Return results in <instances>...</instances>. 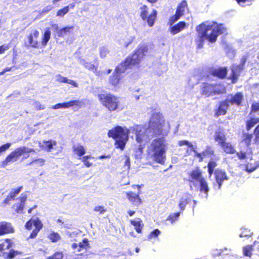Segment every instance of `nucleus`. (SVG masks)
Returning a JSON list of instances; mask_svg holds the SVG:
<instances>
[{
    "instance_id": "1",
    "label": "nucleus",
    "mask_w": 259,
    "mask_h": 259,
    "mask_svg": "<svg viewBox=\"0 0 259 259\" xmlns=\"http://www.w3.org/2000/svg\"><path fill=\"white\" fill-rule=\"evenodd\" d=\"M196 30L198 35L195 41L197 49L203 48L204 40L207 39L211 43L216 41L218 37L227 31V28L223 24L213 22L211 24L206 25L202 23L197 26Z\"/></svg>"
},
{
    "instance_id": "2",
    "label": "nucleus",
    "mask_w": 259,
    "mask_h": 259,
    "mask_svg": "<svg viewBox=\"0 0 259 259\" xmlns=\"http://www.w3.org/2000/svg\"><path fill=\"white\" fill-rule=\"evenodd\" d=\"M167 143L164 137L153 139L147 147L146 159L161 164H164L166 159Z\"/></svg>"
},
{
    "instance_id": "3",
    "label": "nucleus",
    "mask_w": 259,
    "mask_h": 259,
    "mask_svg": "<svg viewBox=\"0 0 259 259\" xmlns=\"http://www.w3.org/2000/svg\"><path fill=\"white\" fill-rule=\"evenodd\" d=\"M188 181L189 183L190 187L192 188L193 186H198L200 192L204 193L207 196L209 188L200 167L198 166H196L188 173Z\"/></svg>"
},
{
    "instance_id": "4",
    "label": "nucleus",
    "mask_w": 259,
    "mask_h": 259,
    "mask_svg": "<svg viewBox=\"0 0 259 259\" xmlns=\"http://www.w3.org/2000/svg\"><path fill=\"white\" fill-rule=\"evenodd\" d=\"M129 133L128 128L116 125L108 131L107 136L114 140V145L116 148L123 150L128 140Z\"/></svg>"
},
{
    "instance_id": "5",
    "label": "nucleus",
    "mask_w": 259,
    "mask_h": 259,
    "mask_svg": "<svg viewBox=\"0 0 259 259\" xmlns=\"http://www.w3.org/2000/svg\"><path fill=\"white\" fill-rule=\"evenodd\" d=\"M148 50V47L146 45H139L137 48L130 56L125 58L120 64L124 67L125 68L130 66H135L139 64Z\"/></svg>"
},
{
    "instance_id": "6",
    "label": "nucleus",
    "mask_w": 259,
    "mask_h": 259,
    "mask_svg": "<svg viewBox=\"0 0 259 259\" xmlns=\"http://www.w3.org/2000/svg\"><path fill=\"white\" fill-rule=\"evenodd\" d=\"M98 98L101 104L110 112L119 109L120 102L119 98L111 93H101L98 95Z\"/></svg>"
},
{
    "instance_id": "7",
    "label": "nucleus",
    "mask_w": 259,
    "mask_h": 259,
    "mask_svg": "<svg viewBox=\"0 0 259 259\" xmlns=\"http://www.w3.org/2000/svg\"><path fill=\"white\" fill-rule=\"evenodd\" d=\"M165 124V120L162 114L153 113L148 121V129L154 136L163 135Z\"/></svg>"
},
{
    "instance_id": "8",
    "label": "nucleus",
    "mask_w": 259,
    "mask_h": 259,
    "mask_svg": "<svg viewBox=\"0 0 259 259\" xmlns=\"http://www.w3.org/2000/svg\"><path fill=\"white\" fill-rule=\"evenodd\" d=\"M34 152V149L28 148L25 146L17 148L14 151L10 153L2 162V166L5 167L10 163L16 161L24 153Z\"/></svg>"
},
{
    "instance_id": "9",
    "label": "nucleus",
    "mask_w": 259,
    "mask_h": 259,
    "mask_svg": "<svg viewBox=\"0 0 259 259\" xmlns=\"http://www.w3.org/2000/svg\"><path fill=\"white\" fill-rule=\"evenodd\" d=\"M140 16L143 21L146 22L149 27H152L156 21L157 12L155 9H153L151 14L148 15L149 8L146 5H144L140 8Z\"/></svg>"
},
{
    "instance_id": "10",
    "label": "nucleus",
    "mask_w": 259,
    "mask_h": 259,
    "mask_svg": "<svg viewBox=\"0 0 259 259\" xmlns=\"http://www.w3.org/2000/svg\"><path fill=\"white\" fill-rule=\"evenodd\" d=\"M32 225L34 226V229L30 233L28 239L35 238L39 232L42 229L43 224L39 218L35 219H30L27 221L25 224V227L27 230H31L32 228Z\"/></svg>"
},
{
    "instance_id": "11",
    "label": "nucleus",
    "mask_w": 259,
    "mask_h": 259,
    "mask_svg": "<svg viewBox=\"0 0 259 259\" xmlns=\"http://www.w3.org/2000/svg\"><path fill=\"white\" fill-rule=\"evenodd\" d=\"M188 5L186 0L182 1L177 6L176 12L169 19V23L172 25L184 16L186 11H188Z\"/></svg>"
},
{
    "instance_id": "12",
    "label": "nucleus",
    "mask_w": 259,
    "mask_h": 259,
    "mask_svg": "<svg viewBox=\"0 0 259 259\" xmlns=\"http://www.w3.org/2000/svg\"><path fill=\"white\" fill-rule=\"evenodd\" d=\"M192 151L194 153V157L198 159L199 162H202L205 157H211L214 155V151L209 145L206 146L202 152H198L194 148L192 149Z\"/></svg>"
},
{
    "instance_id": "13",
    "label": "nucleus",
    "mask_w": 259,
    "mask_h": 259,
    "mask_svg": "<svg viewBox=\"0 0 259 259\" xmlns=\"http://www.w3.org/2000/svg\"><path fill=\"white\" fill-rule=\"evenodd\" d=\"M208 75L223 79L227 77L228 69L227 67H212L208 68Z\"/></svg>"
},
{
    "instance_id": "14",
    "label": "nucleus",
    "mask_w": 259,
    "mask_h": 259,
    "mask_svg": "<svg viewBox=\"0 0 259 259\" xmlns=\"http://www.w3.org/2000/svg\"><path fill=\"white\" fill-rule=\"evenodd\" d=\"M243 100V96L241 92H237L234 94H230L228 97L225 100L228 103L229 106L230 105H236L237 107L242 105Z\"/></svg>"
},
{
    "instance_id": "15",
    "label": "nucleus",
    "mask_w": 259,
    "mask_h": 259,
    "mask_svg": "<svg viewBox=\"0 0 259 259\" xmlns=\"http://www.w3.org/2000/svg\"><path fill=\"white\" fill-rule=\"evenodd\" d=\"M39 32L35 30L32 33H30L27 37L29 47L39 49L41 48L40 41L38 40Z\"/></svg>"
},
{
    "instance_id": "16",
    "label": "nucleus",
    "mask_w": 259,
    "mask_h": 259,
    "mask_svg": "<svg viewBox=\"0 0 259 259\" xmlns=\"http://www.w3.org/2000/svg\"><path fill=\"white\" fill-rule=\"evenodd\" d=\"M214 175L215 182L217 184V188L218 189H221L223 182L229 179L227 173L223 169L217 168L214 170Z\"/></svg>"
},
{
    "instance_id": "17",
    "label": "nucleus",
    "mask_w": 259,
    "mask_h": 259,
    "mask_svg": "<svg viewBox=\"0 0 259 259\" xmlns=\"http://www.w3.org/2000/svg\"><path fill=\"white\" fill-rule=\"evenodd\" d=\"M140 192L135 193L132 191L126 192L125 195L128 200L131 203L134 207H138L142 204L143 201L140 196Z\"/></svg>"
},
{
    "instance_id": "18",
    "label": "nucleus",
    "mask_w": 259,
    "mask_h": 259,
    "mask_svg": "<svg viewBox=\"0 0 259 259\" xmlns=\"http://www.w3.org/2000/svg\"><path fill=\"white\" fill-rule=\"evenodd\" d=\"M18 199L20 201V202L14 204L12 208L15 213H22L27 200V196L25 194H22Z\"/></svg>"
},
{
    "instance_id": "19",
    "label": "nucleus",
    "mask_w": 259,
    "mask_h": 259,
    "mask_svg": "<svg viewBox=\"0 0 259 259\" xmlns=\"http://www.w3.org/2000/svg\"><path fill=\"white\" fill-rule=\"evenodd\" d=\"M14 229L12 224L7 222H0V236L13 233Z\"/></svg>"
},
{
    "instance_id": "20",
    "label": "nucleus",
    "mask_w": 259,
    "mask_h": 259,
    "mask_svg": "<svg viewBox=\"0 0 259 259\" xmlns=\"http://www.w3.org/2000/svg\"><path fill=\"white\" fill-rule=\"evenodd\" d=\"M229 106L225 100L221 102L218 107L215 109L214 116L218 117L220 116L225 115L227 113Z\"/></svg>"
},
{
    "instance_id": "21",
    "label": "nucleus",
    "mask_w": 259,
    "mask_h": 259,
    "mask_svg": "<svg viewBox=\"0 0 259 259\" xmlns=\"http://www.w3.org/2000/svg\"><path fill=\"white\" fill-rule=\"evenodd\" d=\"M213 139L216 142H218L219 146L226 141L227 139L223 129L220 128L215 131Z\"/></svg>"
},
{
    "instance_id": "22",
    "label": "nucleus",
    "mask_w": 259,
    "mask_h": 259,
    "mask_svg": "<svg viewBox=\"0 0 259 259\" xmlns=\"http://www.w3.org/2000/svg\"><path fill=\"white\" fill-rule=\"evenodd\" d=\"M201 94L206 97L214 95V85L203 83L201 88Z\"/></svg>"
},
{
    "instance_id": "23",
    "label": "nucleus",
    "mask_w": 259,
    "mask_h": 259,
    "mask_svg": "<svg viewBox=\"0 0 259 259\" xmlns=\"http://www.w3.org/2000/svg\"><path fill=\"white\" fill-rule=\"evenodd\" d=\"M186 27V23L184 21H180L173 26L169 28L170 32L173 34H176L182 30H183Z\"/></svg>"
},
{
    "instance_id": "24",
    "label": "nucleus",
    "mask_w": 259,
    "mask_h": 259,
    "mask_svg": "<svg viewBox=\"0 0 259 259\" xmlns=\"http://www.w3.org/2000/svg\"><path fill=\"white\" fill-rule=\"evenodd\" d=\"M51 32L49 27L47 28L42 34L40 45L41 48L45 47L51 39Z\"/></svg>"
},
{
    "instance_id": "25",
    "label": "nucleus",
    "mask_w": 259,
    "mask_h": 259,
    "mask_svg": "<svg viewBox=\"0 0 259 259\" xmlns=\"http://www.w3.org/2000/svg\"><path fill=\"white\" fill-rule=\"evenodd\" d=\"M241 70L238 67L236 66H234L231 68V73L228 78L231 80L232 83H235L237 82Z\"/></svg>"
},
{
    "instance_id": "26",
    "label": "nucleus",
    "mask_w": 259,
    "mask_h": 259,
    "mask_svg": "<svg viewBox=\"0 0 259 259\" xmlns=\"http://www.w3.org/2000/svg\"><path fill=\"white\" fill-rule=\"evenodd\" d=\"M223 151L226 154H232L236 153L234 146L227 141L220 146Z\"/></svg>"
},
{
    "instance_id": "27",
    "label": "nucleus",
    "mask_w": 259,
    "mask_h": 259,
    "mask_svg": "<svg viewBox=\"0 0 259 259\" xmlns=\"http://www.w3.org/2000/svg\"><path fill=\"white\" fill-rule=\"evenodd\" d=\"M134 130L136 141L137 143L141 144L144 141L146 135L144 133L142 132L141 127L139 125H137Z\"/></svg>"
},
{
    "instance_id": "28",
    "label": "nucleus",
    "mask_w": 259,
    "mask_h": 259,
    "mask_svg": "<svg viewBox=\"0 0 259 259\" xmlns=\"http://www.w3.org/2000/svg\"><path fill=\"white\" fill-rule=\"evenodd\" d=\"M75 3H72L68 5L59 9L56 13V16L58 17H63L65 15L68 13L69 9H73L75 7Z\"/></svg>"
},
{
    "instance_id": "29",
    "label": "nucleus",
    "mask_w": 259,
    "mask_h": 259,
    "mask_svg": "<svg viewBox=\"0 0 259 259\" xmlns=\"http://www.w3.org/2000/svg\"><path fill=\"white\" fill-rule=\"evenodd\" d=\"M217 159H211L207 164V172L209 177H211L214 173L215 168L217 166Z\"/></svg>"
},
{
    "instance_id": "30",
    "label": "nucleus",
    "mask_w": 259,
    "mask_h": 259,
    "mask_svg": "<svg viewBox=\"0 0 259 259\" xmlns=\"http://www.w3.org/2000/svg\"><path fill=\"white\" fill-rule=\"evenodd\" d=\"M72 151L74 154L80 157L83 156L86 152L85 148L81 145H77L72 147Z\"/></svg>"
},
{
    "instance_id": "31",
    "label": "nucleus",
    "mask_w": 259,
    "mask_h": 259,
    "mask_svg": "<svg viewBox=\"0 0 259 259\" xmlns=\"http://www.w3.org/2000/svg\"><path fill=\"white\" fill-rule=\"evenodd\" d=\"M138 221L136 220H131L130 223L134 226V228L136 232L140 234L142 233L143 228L144 227V224H143V222L141 219H138Z\"/></svg>"
},
{
    "instance_id": "32",
    "label": "nucleus",
    "mask_w": 259,
    "mask_h": 259,
    "mask_svg": "<svg viewBox=\"0 0 259 259\" xmlns=\"http://www.w3.org/2000/svg\"><path fill=\"white\" fill-rule=\"evenodd\" d=\"M235 153L238 158L240 160H242L246 159L248 156H251L252 152L251 148H248V150L246 151L240 150Z\"/></svg>"
},
{
    "instance_id": "33",
    "label": "nucleus",
    "mask_w": 259,
    "mask_h": 259,
    "mask_svg": "<svg viewBox=\"0 0 259 259\" xmlns=\"http://www.w3.org/2000/svg\"><path fill=\"white\" fill-rule=\"evenodd\" d=\"M84 66L87 69L93 71L95 74L97 76L102 75V72L98 71V64L95 65L90 62H85L84 64Z\"/></svg>"
},
{
    "instance_id": "34",
    "label": "nucleus",
    "mask_w": 259,
    "mask_h": 259,
    "mask_svg": "<svg viewBox=\"0 0 259 259\" xmlns=\"http://www.w3.org/2000/svg\"><path fill=\"white\" fill-rule=\"evenodd\" d=\"M74 27L66 26L60 29L57 32V36L59 37H63L67 34L70 33L73 29Z\"/></svg>"
},
{
    "instance_id": "35",
    "label": "nucleus",
    "mask_w": 259,
    "mask_h": 259,
    "mask_svg": "<svg viewBox=\"0 0 259 259\" xmlns=\"http://www.w3.org/2000/svg\"><path fill=\"white\" fill-rule=\"evenodd\" d=\"M82 105V102L79 100H71L63 103L64 108H68L73 106L81 108Z\"/></svg>"
},
{
    "instance_id": "36",
    "label": "nucleus",
    "mask_w": 259,
    "mask_h": 259,
    "mask_svg": "<svg viewBox=\"0 0 259 259\" xmlns=\"http://www.w3.org/2000/svg\"><path fill=\"white\" fill-rule=\"evenodd\" d=\"M120 79V75L118 72H114L109 78V82L112 85L116 87L119 84Z\"/></svg>"
},
{
    "instance_id": "37",
    "label": "nucleus",
    "mask_w": 259,
    "mask_h": 259,
    "mask_svg": "<svg viewBox=\"0 0 259 259\" xmlns=\"http://www.w3.org/2000/svg\"><path fill=\"white\" fill-rule=\"evenodd\" d=\"M258 123L259 118L251 117L246 121V129L249 131Z\"/></svg>"
},
{
    "instance_id": "38",
    "label": "nucleus",
    "mask_w": 259,
    "mask_h": 259,
    "mask_svg": "<svg viewBox=\"0 0 259 259\" xmlns=\"http://www.w3.org/2000/svg\"><path fill=\"white\" fill-rule=\"evenodd\" d=\"M19 254V252L17 250L11 249L8 253L4 252L3 257L4 259H14Z\"/></svg>"
},
{
    "instance_id": "39",
    "label": "nucleus",
    "mask_w": 259,
    "mask_h": 259,
    "mask_svg": "<svg viewBox=\"0 0 259 259\" xmlns=\"http://www.w3.org/2000/svg\"><path fill=\"white\" fill-rule=\"evenodd\" d=\"M23 187L20 186L17 188L13 189L7 196L6 199L8 200H14L15 197L20 192Z\"/></svg>"
},
{
    "instance_id": "40",
    "label": "nucleus",
    "mask_w": 259,
    "mask_h": 259,
    "mask_svg": "<svg viewBox=\"0 0 259 259\" xmlns=\"http://www.w3.org/2000/svg\"><path fill=\"white\" fill-rule=\"evenodd\" d=\"M90 247V246L88 239L84 238L81 242L79 243L77 251L80 252L83 249H87Z\"/></svg>"
},
{
    "instance_id": "41",
    "label": "nucleus",
    "mask_w": 259,
    "mask_h": 259,
    "mask_svg": "<svg viewBox=\"0 0 259 259\" xmlns=\"http://www.w3.org/2000/svg\"><path fill=\"white\" fill-rule=\"evenodd\" d=\"M50 240L53 243H56L61 240L60 235L55 232H52L48 236Z\"/></svg>"
},
{
    "instance_id": "42",
    "label": "nucleus",
    "mask_w": 259,
    "mask_h": 259,
    "mask_svg": "<svg viewBox=\"0 0 259 259\" xmlns=\"http://www.w3.org/2000/svg\"><path fill=\"white\" fill-rule=\"evenodd\" d=\"M252 137L253 135L252 134L244 133L242 136V142L244 143L247 147H249L251 145Z\"/></svg>"
},
{
    "instance_id": "43",
    "label": "nucleus",
    "mask_w": 259,
    "mask_h": 259,
    "mask_svg": "<svg viewBox=\"0 0 259 259\" xmlns=\"http://www.w3.org/2000/svg\"><path fill=\"white\" fill-rule=\"evenodd\" d=\"M253 250V245H247L243 247V254L244 256L251 257Z\"/></svg>"
},
{
    "instance_id": "44",
    "label": "nucleus",
    "mask_w": 259,
    "mask_h": 259,
    "mask_svg": "<svg viewBox=\"0 0 259 259\" xmlns=\"http://www.w3.org/2000/svg\"><path fill=\"white\" fill-rule=\"evenodd\" d=\"M189 200L188 198H181L180 199L178 205L181 212H183L185 210L187 204L189 203Z\"/></svg>"
},
{
    "instance_id": "45",
    "label": "nucleus",
    "mask_w": 259,
    "mask_h": 259,
    "mask_svg": "<svg viewBox=\"0 0 259 259\" xmlns=\"http://www.w3.org/2000/svg\"><path fill=\"white\" fill-rule=\"evenodd\" d=\"M228 250L227 248H224V249H215L213 250L212 253V256L213 257H215L219 256H222L225 255H228L229 254L228 252L225 253L224 252H228Z\"/></svg>"
},
{
    "instance_id": "46",
    "label": "nucleus",
    "mask_w": 259,
    "mask_h": 259,
    "mask_svg": "<svg viewBox=\"0 0 259 259\" xmlns=\"http://www.w3.org/2000/svg\"><path fill=\"white\" fill-rule=\"evenodd\" d=\"M180 212H177L170 213L167 218L166 220L169 221L171 224L178 220Z\"/></svg>"
},
{
    "instance_id": "47",
    "label": "nucleus",
    "mask_w": 259,
    "mask_h": 259,
    "mask_svg": "<svg viewBox=\"0 0 259 259\" xmlns=\"http://www.w3.org/2000/svg\"><path fill=\"white\" fill-rule=\"evenodd\" d=\"M91 159H94V157H92L91 155H86L83 156V157L81 158V161L84 163V165L87 167H90L92 166L93 163L90 162L89 160Z\"/></svg>"
},
{
    "instance_id": "48",
    "label": "nucleus",
    "mask_w": 259,
    "mask_h": 259,
    "mask_svg": "<svg viewBox=\"0 0 259 259\" xmlns=\"http://www.w3.org/2000/svg\"><path fill=\"white\" fill-rule=\"evenodd\" d=\"M45 162L46 160L44 158H36L32 160L28 164L32 165L33 164H35L37 166H41L45 164Z\"/></svg>"
},
{
    "instance_id": "49",
    "label": "nucleus",
    "mask_w": 259,
    "mask_h": 259,
    "mask_svg": "<svg viewBox=\"0 0 259 259\" xmlns=\"http://www.w3.org/2000/svg\"><path fill=\"white\" fill-rule=\"evenodd\" d=\"M43 143L45 145V148L48 151H50L53 149V145L56 144L55 141H52V140L44 141Z\"/></svg>"
},
{
    "instance_id": "50",
    "label": "nucleus",
    "mask_w": 259,
    "mask_h": 259,
    "mask_svg": "<svg viewBox=\"0 0 259 259\" xmlns=\"http://www.w3.org/2000/svg\"><path fill=\"white\" fill-rule=\"evenodd\" d=\"M64 255L61 251L55 252L53 255L47 258V259H63Z\"/></svg>"
},
{
    "instance_id": "51",
    "label": "nucleus",
    "mask_w": 259,
    "mask_h": 259,
    "mask_svg": "<svg viewBox=\"0 0 259 259\" xmlns=\"http://www.w3.org/2000/svg\"><path fill=\"white\" fill-rule=\"evenodd\" d=\"M94 211L98 212L99 214H101L105 213L107 211V209L104 206L97 205L94 207Z\"/></svg>"
},
{
    "instance_id": "52",
    "label": "nucleus",
    "mask_w": 259,
    "mask_h": 259,
    "mask_svg": "<svg viewBox=\"0 0 259 259\" xmlns=\"http://www.w3.org/2000/svg\"><path fill=\"white\" fill-rule=\"evenodd\" d=\"M108 53L109 51L106 48L102 47L100 50V56L101 58H104L107 56Z\"/></svg>"
},
{
    "instance_id": "53",
    "label": "nucleus",
    "mask_w": 259,
    "mask_h": 259,
    "mask_svg": "<svg viewBox=\"0 0 259 259\" xmlns=\"http://www.w3.org/2000/svg\"><path fill=\"white\" fill-rule=\"evenodd\" d=\"M11 146V143H7L0 146V155L3 152H6L8 150Z\"/></svg>"
},
{
    "instance_id": "54",
    "label": "nucleus",
    "mask_w": 259,
    "mask_h": 259,
    "mask_svg": "<svg viewBox=\"0 0 259 259\" xmlns=\"http://www.w3.org/2000/svg\"><path fill=\"white\" fill-rule=\"evenodd\" d=\"M160 234V231L158 229L153 230L149 235L148 238L152 239L157 237Z\"/></svg>"
},
{
    "instance_id": "55",
    "label": "nucleus",
    "mask_w": 259,
    "mask_h": 259,
    "mask_svg": "<svg viewBox=\"0 0 259 259\" xmlns=\"http://www.w3.org/2000/svg\"><path fill=\"white\" fill-rule=\"evenodd\" d=\"M247 57L246 56H243L241 59L240 64L238 65H236V66L238 67L239 69L242 70L244 69V66L247 61Z\"/></svg>"
},
{
    "instance_id": "56",
    "label": "nucleus",
    "mask_w": 259,
    "mask_h": 259,
    "mask_svg": "<svg viewBox=\"0 0 259 259\" xmlns=\"http://www.w3.org/2000/svg\"><path fill=\"white\" fill-rule=\"evenodd\" d=\"M178 145L180 146H182L183 145H187L189 147L191 148L192 149L193 148V145L192 144V143L187 140L179 141L178 142Z\"/></svg>"
},
{
    "instance_id": "57",
    "label": "nucleus",
    "mask_w": 259,
    "mask_h": 259,
    "mask_svg": "<svg viewBox=\"0 0 259 259\" xmlns=\"http://www.w3.org/2000/svg\"><path fill=\"white\" fill-rule=\"evenodd\" d=\"M57 80L58 82L60 83H67L68 82V79L67 78V77L61 75L58 76Z\"/></svg>"
},
{
    "instance_id": "58",
    "label": "nucleus",
    "mask_w": 259,
    "mask_h": 259,
    "mask_svg": "<svg viewBox=\"0 0 259 259\" xmlns=\"http://www.w3.org/2000/svg\"><path fill=\"white\" fill-rule=\"evenodd\" d=\"M237 3L241 7H245V3L251 2V0H235Z\"/></svg>"
},
{
    "instance_id": "59",
    "label": "nucleus",
    "mask_w": 259,
    "mask_h": 259,
    "mask_svg": "<svg viewBox=\"0 0 259 259\" xmlns=\"http://www.w3.org/2000/svg\"><path fill=\"white\" fill-rule=\"evenodd\" d=\"M258 166V165H256L251 167H249L248 164H247L245 165V169L248 172H250L254 171Z\"/></svg>"
},
{
    "instance_id": "60",
    "label": "nucleus",
    "mask_w": 259,
    "mask_h": 259,
    "mask_svg": "<svg viewBox=\"0 0 259 259\" xmlns=\"http://www.w3.org/2000/svg\"><path fill=\"white\" fill-rule=\"evenodd\" d=\"M124 166H125L127 169H129L130 168V159L129 157L125 156V160L124 161Z\"/></svg>"
},
{
    "instance_id": "61",
    "label": "nucleus",
    "mask_w": 259,
    "mask_h": 259,
    "mask_svg": "<svg viewBox=\"0 0 259 259\" xmlns=\"http://www.w3.org/2000/svg\"><path fill=\"white\" fill-rule=\"evenodd\" d=\"M8 45H2L0 46V54H3L9 49Z\"/></svg>"
},
{
    "instance_id": "62",
    "label": "nucleus",
    "mask_w": 259,
    "mask_h": 259,
    "mask_svg": "<svg viewBox=\"0 0 259 259\" xmlns=\"http://www.w3.org/2000/svg\"><path fill=\"white\" fill-rule=\"evenodd\" d=\"M134 39H135V37L133 36V37H131L130 39H129L128 40V41H125L124 44V47L126 48L130 45H131L133 42Z\"/></svg>"
},
{
    "instance_id": "63",
    "label": "nucleus",
    "mask_w": 259,
    "mask_h": 259,
    "mask_svg": "<svg viewBox=\"0 0 259 259\" xmlns=\"http://www.w3.org/2000/svg\"><path fill=\"white\" fill-rule=\"evenodd\" d=\"M52 108L54 109H60V108H64L63 103H58V104L54 105L53 106Z\"/></svg>"
},
{
    "instance_id": "64",
    "label": "nucleus",
    "mask_w": 259,
    "mask_h": 259,
    "mask_svg": "<svg viewBox=\"0 0 259 259\" xmlns=\"http://www.w3.org/2000/svg\"><path fill=\"white\" fill-rule=\"evenodd\" d=\"M68 83L71 84L74 87H76L77 86V83L73 80H68Z\"/></svg>"
}]
</instances>
